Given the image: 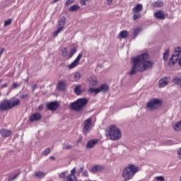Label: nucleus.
<instances>
[{
    "mask_svg": "<svg viewBox=\"0 0 181 181\" xmlns=\"http://www.w3.org/2000/svg\"><path fill=\"white\" fill-rule=\"evenodd\" d=\"M155 63L153 61H149V55L148 53L141 54L139 56L133 58V66L131 71L127 74L129 76H134L136 74L138 71H146V70H151L153 67Z\"/></svg>",
    "mask_w": 181,
    "mask_h": 181,
    "instance_id": "1",
    "label": "nucleus"
},
{
    "mask_svg": "<svg viewBox=\"0 0 181 181\" xmlns=\"http://www.w3.org/2000/svg\"><path fill=\"white\" fill-rule=\"evenodd\" d=\"M105 136L110 141H119L122 138V132L115 124L110 125L105 132Z\"/></svg>",
    "mask_w": 181,
    "mask_h": 181,
    "instance_id": "2",
    "label": "nucleus"
},
{
    "mask_svg": "<svg viewBox=\"0 0 181 181\" xmlns=\"http://www.w3.org/2000/svg\"><path fill=\"white\" fill-rule=\"evenodd\" d=\"M139 170V168L136 166L134 164H129L127 167H126L122 174V177H123V181L131 180V179H134V177L136 173H138Z\"/></svg>",
    "mask_w": 181,
    "mask_h": 181,
    "instance_id": "3",
    "label": "nucleus"
},
{
    "mask_svg": "<svg viewBox=\"0 0 181 181\" xmlns=\"http://www.w3.org/2000/svg\"><path fill=\"white\" fill-rule=\"evenodd\" d=\"M87 104H88V100L86 98H82L71 103L70 104V108L76 112H81L85 107H87Z\"/></svg>",
    "mask_w": 181,
    "mask_h": 181,
    "instance_id": "4",
    "label": "nucleus"
},
{
    "mask_svg": "<svg viewBox=\"0 0 181 181\" xmlns=\"http://www.w3.org/2000/svg\"><path fill=\"white\" fill-rule=\"evenodd\" d=\"M21 104V100L11 98L8 100H4L0 105L1 111H5L6 110H11L15 107H18Z\"/></svg>",
    "mask_w": 181,
    "mask_h": 181,
    "instance_id": "5",
    "label": "nucleus"
},
{
    "mask_svg": "<svg viewBox=\"0 0 181 181\" xmlns=\"http://www.w3.org/2000/svg\"><path fill=\"white\" fill-rule=\"evenodd\" d=\"M163 102L160 99L153 98L146 103V108L150 110V111H153V110H158L159 107H162Z\"/></svg>",
    "mask_w": 181,
    "mask_h": 181,
    "instance_id": "6",
    "label": "nucleus"
},
{
    "mask_svg": "<svg viewBox=\"0 0 181 181\" xmlns=\"http://www.w3.org/2000/svg\"><path fill=\"white\" fill-rule=\"evenodd\" d=\"M64 25H66V17L63 16L59 20L57 30L53 33V35L57 36L60 32H63L64 30Z\"/></svg>",
    "mask_w": 181,
    "mask_h": 181,
    "instance_id": "7",
    "label": "nucleus"
},
{
    "mask_svg": "<svg viewBox=\"0 0 181 181\" xmlns=\"http://www.w3.org/2000/svg\"><path fill=\"white\" fill-rule=\"evenodd\" d=\"M91 128H93V119L89 117L83 122V135H87L91 131Z\"/></svg>",
    "mask_w": 181,
    "mask_h": 181,
    "instance_id": "8",
    "label": "nucleus"
},
{
    "mask_svg": "<svg viewBox=\"0 0 181 181\" xmlns=\"http://www.w3.org/2000/svg\"><path fill=\"white\" fill-rule=\"evenodd\" d=\"M110 90V86L107 84H103L100 85L98 88H89V92L90 93H95V94H98V93H101L103 91V93H107Z\"/></svg>",
    "mask_w": 181,
    "mask_h": 181,
    "instance_id": "9",
    "label": "nucleus"
},
{
    "mask_svg": "<svg viewBox=\"0 0 181 181\" xmlns=\"http://www.w3.org/2000/svg\"><path fill=\"white\" fill-rule=\"evenodd\" d=\"M42 119V115L39 112H35L30 116V122H37Z\"/></svg>",
    "mask_w": 181,
    "mask_h": 181,
    "instance_id": "10",
    "label": "nucleus"
},
{
    "mask_svg": "<svg viewBox=\"0 0 181 181\" xmlns=\"http://www.w3.org/2000/svg\"><path fill=\"white\" fill-rule=\"evenodd\" d=\"M59 107V105L57 101L51 102L47 104V108H48L49 111H56V110H57Z\"/></svg>",
    "mask_w": 181,
    "mask_h": 181,
    "instance_id": "11",
    "label": "nucleus"
},
{
    "mask_svg": "<svg viewBox=\"0 0 181 181\" xmlns=\"http://www.w3.org/2000/svg\"><path fill=\"white\" fill-rule=\"evenodd\" d=\"M83 57V54H79L76 59L69 66V69H74L80 63V60Z\"/></svg>",
    "mask_w": 181,
    "mask_h": 181,
    "instance_id": "12",
    "label": "nucleus"
},
{
    "mask_svg": "<svg viewBox=\"0 0 181 181\" xmlns=\"http://www.w3.org/2000/svg\"><path fill=\"white\" fill-rule=\"evenodd\" d=\"M0 134L1 135L2 138H8L11 136L12 132L9 129H1L0 130Z\"/></svg>",
    "mask_w": 181,
    "mask_h": 181,
    "instance_id": "13",
    "label": "nucleus"
},
{
    "mask_svg": "<svg viewBox=\"0 0 181 181\" xmlns=\"http://www.w3.org/2000/svg\"><path fill=\"white\" fill-rule=\"evenodd\" d=\"M168 83H169V78L165 77L159 80L158 86L160 88H163V87L168 86Z\"/></svg>",
    "mask_w": 181,
    "mask_h": 181,
    "instance_id": "14",
    "label": "nucleus"
},
{
    "mask_svg": "<svg viewBox=\"0 0 181 181\" xmlns=\"http://www.w3.org/2000/svg\"><path fill=\"white\" fill-rule=\"evenodd\" d=\"M178 54H174L170 59L169 66H175L177 63V59H179Z\"/></svg>",
    "mask_w": 181,
    "mask_h": 181,
    "instance_id": "15",
    "label": "nucleus"
},
{
    "mask_svg": "<svg viewBox=\"0 0 181 181\" xmlns=\"http://www.w3.org/2000/svg\"><path fill=\"white\" fill-rule=\"evenodd\" d=\"M154 18L156 19L163 20L165 19V13L162 10L156 11L154 13Z\"/></svg>",
    "mask_w": 181,
    "mask_h": 181,
    "instance_id": "16",
    "label": "nucleus"
},
{
    "mask_svg": "<svg viewBox=\"0 0 181 181\" xmlns=\"http://www.w3.org/2000/svg\"><path fill=\"white\" fill-rule=\"evenodd\" d=\"M98 142V140L97 139H94V140H89L88 142H87V144H86V148L88 149H91L93 148H94V146H95V144Z\"/></svg>",
    "mask_w": 181,
    "mask_h": 181,
    "instance_id": "17",
    "label": "nucleus"
},
{
    "mask_svg": "<svg viewBox=\"0 0 181 181\" xmlns=\"http://www.w3.org/2000/svg\"><path fill=\"white\" fill-rule=\"evenodd\" d=\"M173 129L176 132H180L181 131V119L178 122H176L173 124Z\"/></svg>",
    "mask_w": 181,
    "mask_h": 181,
    "instance_id": "18",
    "label": "nucleus"
},
{
    "mask_svg": "<svg viewBox=\"0 0 181 181\" xmlns=\"http://www.w3.org/2000/svg\"><path fill=\"white\" fill-rule=\"evenodd\" d=\"M144 9V6L141 4H137L134 8H133V13H139Z\"/></svg>",
    "mask_w": 181,
    "mask_h": 181,
    "instance_id": "19",
    "label": "nucleus"
},
{
    "mask_svg": "<svg viewBox=\"0 0 181 181\" xmlns=\"http://www.w3.org/2000/svg\"><path fill=\"white\" fill-rule=\"evenodd\" d=\"M104 167L103 165H95L92 168L91 172L93 173H97V172H101V170H103Z\"/></svg>",
    "mask_w": 181,
    "mask_h": 181,
    "instance_id": "20",
    "label": "nucleus"
},
{
    "mask_svg": "<svg viewBox=\"0 0 181 181\" xmlns=\"http://www.w3.org/2000/svg\"><path fill=\"white\" fill-rule=\"evenodd\" d=\"M98 82L97 81V77L95 76H90L89 78V84L90 86H97Z\"/></svg>",
    "mask_w": 181,
    "mask_h": 181,
    "instance_id": "21",
    "label": "nucleus"
},
{
    "mask_svg": "<svg viewBox=\"0 0 181 181\" xmlns=\"http://www.w3.org/2000/svg\"><path fill=\"white\" fill-rule=\"evenodd\" d=\"M129 36V33L127 30H122L119 34V37L120 39H125L126 37H128Z\"/></svg>",
    "mask_w": 181,
    "mask_h": 181,
    "instance_id": "22",
    "label": "nucleus"
},
{
    "mask_svg": "<svg viewBox=\"0 0 181 181\" xmlns=\"http://www.w3.org/2000/svg\"><path fill=\"white\" fill-rule=\"evenodd\" d=\"M46 176V173L42 172V171H37L35 173V177L37 179H42Z\"/></svg>",
    "mask_w": 181,
    "mask_h": 181,
    "instance_id": "23",
    "label": "nucleus"
},
{
    "mask_svg": "<svg viewBox=\"0 0 181 181\" xmlns=\"http://www.w3.org/2000/svg\"><path fill=\"white\" fill-rule=\"evenodd\" d=\"M57 88L59 91H64V90H66V83L63 81L59 82L57 84Z\"/></svg>",
    "mask_w": 181,
    "mask_h": 181,
    "instance_id": "24",
    "label": "nucleus"
},
{
    "mask_svg": "<svg viewBox=\"0 0 181 181\" xmlns=\"http://www.w3.org/2000/svg\"><path fill=\"white\" fill-rule=\"evenodd\" d=\"M153 6H154V8H162V6H163V1L162 0H158L157 1H156Z\"/></svg>",
    "mask_w": 181,
    "mask_h": 181,
    "instance_id": "25",
    "label": "nucleus"
},
{
    "mask_svg": "<svg viewBox=\"0 0 181 181\" xmlns=\"http://www.w3.org/2000/svg\"><path fill=\"white\" fill-rule=\"evenodd\" d=\"M74 93L76 95H80V94H81V85H77L75 86Z\"/></svg>",
    "mask_w": 181,
    "mask_h": 181,
    "instance_id": "26",
    "label": "nucleus"
},
{
    "mask_svg": "<svg viewBox=\"0 0 181 181\" xmlns=\"http://www.w3.org/2000/svg\"><path fill=\"white\" fill-rule=\"evenodd\" d=\"M78 9H80V6L74 4L69 8V12H76V11H78Z\"/></svg>",
    "mask_w": 181,
    "mask_h": 181,
    "instance_id": "27",
    "label": "nucleus"
},
{
    "mask_svg": "<svg viewBox=\"0 0 181 181\" xmlns=\"http://www.w3.org/2000/svg\"><path fill=\"white\" fill-rule=\"evenodd\" d=\"M170 50L169 49H166L163 54V60L164 62H168V59H169V53Z\"/></svg>",
    "mask_w": 181,
    "mask_h": 181,
    "instance_id": "28",
    "label": "nucleus"
},
{
    "mask_svg": "<svg viewBox=\"0 0 181 181\" xmlns=\"http://www.w3.org/2000/svg\"><path fill=\"white\" fill-rule=\"evenodd\" d=\"M65 181H77V177H76L75 175H69Z\"/></svg>",
    "mask_w": 181,
    "mask_h": 181,
    "instance_id": "29",
    "label": "nucleus"
},
{
    "mask_svg": "<svg viewBox=\"0 0 181 181\" xmlns=\"http://www.w3.org/2000/svg\"><path fill=\"white\" fill-rule=\"evenodd\" d=\"M81 78V74L79 72H75L74 74V81H78Z\"/></svg>",
    "mask_w": 181,
    "mask_h": 181,
    "instance_id": "30",
    "label": "nucleus"
},
{
    "mask_svg": "<svg viewBox=\"0 0 181 181\" xmlns=\"http://www.w3.org/2000/svg\"><path fill=\"white\" fill-rule=\"evenodd\" d=\"M62 149H66V150L73 149V146L69 143H64L62 146Z\"/></svg>",
    "mask_w": 181,
    "mask_h": 181,
    "instance_id": "31",
    "label": "nucleus"
},
{
    "mask_svg": "<svg viewBox=\"0 0 181 181\" xmlns=\"http://www.w3.org/2000/svg\"><path fill=\"white\" fill-rule=\"evenodd\" d=\"M67 175V172H63L58 175L59 179H63V181H66L67 177H66V175Z\"/></svg>",
    "mask_w": 181,
    "mask_h": 181,
    "instance_id": "32",
    "label": "nucleus"
},
{
    "mask_svg": "<svg viewBox=\"0 0 181 181\" xmlns=\"http://www.w3.org/2000/svg\"><path fill=\"white\" fill-rule=\"evenodd\" d=\"M173 82L175 83V84H177V86H181V77H175L173 79Z\"/></svg>",
    "mask_w": 181,
    "mask_h": 181,
    "instance_id": "33",
    "label": "nucleus"
},
{
    "mask_svg": "<svg viewBox=\"0 0 181 181\" xmlns=\"http://www.w3.org/2000/svg\"><path fill=\"white\" fill-rule=\"evenodd\" d=\"M142 31V28H139L134 30V36H138V35H139V33H141V32Z\"/></svg>",
    "mask_w": 181,
    "mask_h": 181,
    "instance_id": "34",
    "label": "nucleus"
},
{
    "mask_svg": "<svg viewBox=\"0 0 181 181\" xmlns=\"http://www.w3.org/2000/svg\"><path fill=\"white\" fill-rule=\"evenodd\" d=\"M62 57H66L68 53H67V48L66 47H64L62 49Z\"/></svg>",
    "mask_w": 181,
    "mask_h": 181,
    "instance_id": "35",
    "label": "nucleus"
},
{
    "mask_svg": "<svg viewBox=\"0 0 181 181\" xmlns=\"http://www.w3.org/2000/svg\"><path fill=\"white\" fill-rule=\"evenodd\" d=\"M50 153V148H47L44 151L42 152V155L44 156H47Z\"/></svg>",
    "mask_w": 181,
    "mask_h": 181,
    "instance_id": "36",
    "label": "nucleus"
},
{
    "mask_svg": "<svg viewBox=\"0 0 181 181\" xmlns=\"http://www.w3.org/2000/svg\"><path fill=\"white\" fill-rule=\"evenodd\" d=\"M141 18V13H134L133 15L134 21H136V19H139Z\"/></svg>",
    "mask_w": 181,
    "mask_h": 181,
    "instance_id": "37",
    "label": "nucleus"
},
{
    "mask_svg": "<svg viewBox=\"0 0 181 181\" xmlns=\"http://www.w3.org/2000/svg\"><path fill=\"white\" fill-rule=\"evenodd\" d=\"M76 52H77V49L76 48H74L71 50L70 53H69V59L73 57V56L74 55V54L76 53Z\"/></svg>",
    "mask_w": 181,
    "mask_h": 181,
    "instance_id": "38",
    "label": "nucleus"
},
{
    "mask_svg": "<svg viewBox=\"0 0 181 181\" xmlns=\"http://www.w3.org/2000/svg\"><path fill=\"white\" fill-rule=\"evenodd\" d=\"M19 176V174H16L13 176H11L8 177V181H13L16 180V179Z\"/></svg>",
    "mask_w": 181,
    "mask_h": 181,
    "instance_id": "39",
    "label": "nucleus"
},
{
    "mask_svg": "<svg viewBox=\"0 0 181 181\" xmlns=\"http://www.w3.org/2000/svg\"><path fill=\"white\" fill-rule=\"evenodd\" d=\"M180 53H181V48L180 47H178L177 48H175V54H178V56H180Z\"/></svg>",
    "mask_w": 181,
    "mask_h": 181,
    "instance_id": "40",
    "label": "nucleus"
},
{
    "mask_svg": "<svg viewBox=\"0 0 181 181\" xmlns=\"http://www.w3.org/2000/svg\"><path fill=\"white\" fill-rule=\"evenodd\" d=\"M12 23V19H9L4 21V26H9Z\"/></svg>",
    "mask_w": 181,
    "mask_h": 181,
    "instance_id": "41",
    "label": "nucleus"
},
{
    "mask_svg": "<svg viewBox=\"0 0 181 181\" xmlns=\"http://www.w3.org/2000/svg\"><path fill=\"white\" fill-rule=\"evenodd\" d=\"M71 4H74V0H66L65 5L66 6H69V5H71Z\"/></svg>",
    "mask_w": 181,
    "mask_h": 181,
    "instance_id": "42",
    "label": "nucleus"
},
{
    "mask_svg": "<svg viewBox=\"0 0 181 181\" xmlns=\"http://www.w3.org/2000/svg\"><path fill=\"white\" fill-rule=\"evenodd\" d=\"M177 157L181 159V147L177 151Z\"/></svg>",
    "mask_w": 181,
    "mask_h": 181,
    "instance_id": "43",
    "label": "nucleus"
},
{
    "mask_svg": "<svg viewBox=\"0 0 181 181\" xmlns=\"http://www.w3.org/2000/svg\"><path fill=\"white\" fill-rule=\"evenodd\" d=\"M156 179L159 181H165V177L163 176H157Z\"/></svg>",
    "mask_w": 181,
    "mask_h": 181,
    "instance_id": "44",
    "label": "nucleus"
},
{
    "mask_svg": "<svg viewBox=\"0 0 181 181\" xmlns=\"http://www.w3.org/2000/svg\"><path fill=\"white\" fill-rule=\"evenodd\" d=\"M82 175L84 176V177H88V171H87L86 170H84L82 173Z\"/></svg>",
    "mask_w": 181,
    "mask_h": 181,
    "instance_id": "45",
    "label": "nucleus"
},
{
    "mask_svg": "<svg viewBox=\"0 0 181 181\" xmlns=\"http://www.w3.org/2000/svg\"><path fill=\"white\" fill-rule=\"evenodd\" d=\"M83 170H84V167H83V166H81V167L79 168V170H78V171H77L78 175H81V172H83Z\"/></svg>",
    "mask_w": 181,
    "mask_h": 181,
    "instance_id": "46",
    "label": "nucleus"
},
{
    "mask_svg": "<svg viewBox=\"0 0 181 181\" xmlns=\"http://www.w3.org/2000/svg\"><path fill=\"white\" fill-rule=\"evenodd\" d=\"M80 4L86 6V5H87V0H80Z\"/></svg>",
    "mask_w": 181,
    "mask_h": 181,
    "instance_id": "47",
    "label": "nucleus"
},
{
    "mask_svg": "<svg viewBox=\"0 0 181 181\" xmlns=\"http://www.w3.org/2000/svg\"><path fill=\"white\" fill-rule=\"evenodd\" d=\"M31 88H32L33 91H35V90H36V88H37V85H36V84L32 85Z\"/></svg>",
    "mask_w": 181,
    "mask_h": 181,
    "instance_id": "48",
    "label": "nucleus"
},
{
    "mask_svg": "<svg viewBox=\"0 0 181 181\" xmlns=\"http://www.w3.org/2000/svg\"><path fill=\"white\" fill-rule=\"evenodd\" d=\"M18 87H19V84L16 83H13V88H18Z\"/></svg>",
    "mask_w": 181,
    "mask_h": 181,
    "instance_id": "49",
    "label": "nucleus"
},
{
    "mask_svg": "<svg viewBox=\"0 0 181 181\" xmlns=\"http://www.w3.org/2000/svg\"><path fill=\"white\" fill-rule=\"evenodd\" d=\"M76 168H74L71 170V174L70 175H74V173H76Z\"/></svg>",
    "mask_w": 181,
    "mask_h": 181,
    "instance_id": "50",
    "label": "nucleus"
},
{
    "mask_svg": "<svg viewBox=\"0 0 181 181\" xmlns=\"http://www.w3.org/2000/svg\"><path fill=\"white\" fill-rule=\"evenodd\" d=\"M112 2H113L112 0H107V4L109 6L112 5Z\"/></svg>",
    "mask_w": 181,
    "mask_h": 181,
    "instance_id": "51",
    "label": "nucleus"
},
{
    "mask_svg": "<svg viewBox=\"0 0 181 181\" xmlns=\"http://www.w3.org/2000/svg\"><path fill=\"white\" fill-rule=\"evenodd\" d=\"M28 94H22V95H21V98H27V97H28Z\"/></svg>",
    "mask_w": 181,
    "mask_h": 181,
    "instance_id": "52",
    "label": "nucleus"
},
{
    "mask_svg": "<svg viewBox=\"0 0 181 181\" xmlns=\"http://www.w3.org/2000/svg\"><path fill=\"white\" fill-rule=\"evenodd\" d=\"M38 110L39 111H42L43 110V105H40L39 107H38Z\"/></svg>",
    "mask_w": 181,
    "mask_h": 181,
    "instance_id": "53",
    "label": "nucleus"
},
{
    "mask_svg": "<svg viewBox=\"0 0 181 181\" xmlns=\"http://www.w3.org/2000/svg\"><path fill=\"white\" fill-rule=\"evenodd\" d=\"M1 87H2V88H5V87H8V84L4 83V84L1 85Z\"/></svg>",
    "mask_w": 181,
    "mask_h": 181,
    "instance_id": "54",
    "label": "nucleus"
},
{
    "mask_svg": "<svg viewBox=\"0 0 181 181\" xmlns=\"http://www.w3.org/2000/svg\"><path fill=\"white\" fill-rule=\"evenodd\" d=\"M49 158L52 160H56V158L54 156H50Z\"/></svg>",
    "mask_w": 181,
    "mask_h": 181,
    "instance_id": "55",
    "label": "nucleus"
},
{
    "mask_svg": "<svg viewBox=\"0 0 181 181\" xmlns=\"http://www.w3.org/2000/svg\"><path fill=\"white\" fill-rule=\"evenodd\" d=\"M4 52H5V49L3 48L0 52V56H2V53H4Z\"/></svg>",
    "mask_w": 181,
    "mask_h": 181,
    "instance_id": "56",
    "label": "nucleus"
},
{
    "mask_svg": "<svg viewBox=\"0 0 181 181\" xmlns=\"http://www.w3.org/2000/svg\"><path fill=\"white\" fill-rule=\"evenodd\" d=\"M56 2H59V0H53L52 4H56Z\"/></svg>",
    "mask_w": 181,
    "mask_h": 181,
    "instance_id": "57",
    "label": "nucleus"
}]
</instances>
